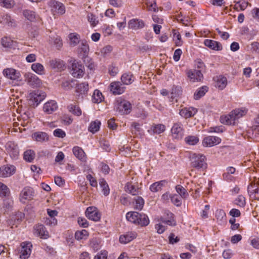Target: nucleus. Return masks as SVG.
I'll use <instances>...</instances> for the list:
<instances>
[{
    "mask_svg": "<svg viewBox=\"0 0 259 259\" xmlns=\"http://www.w3.org/2000/svg\"><path fill=\"white\" fill-rule=\"evenodd\" d=\"M248 109L245 107L235 109L228 115L221 116L220 121L224 124L234 125L235 121L245 115Z\"/></svg>",
    "mask_w": 259,
    "mask_h": 259,
    "instance_id": "obj_1",
    "label": "nucleus"
},
{
    "mask_svg": "<svg viewBox=\"0 0 259 259\" xmlns=\"http://www.w3.org/2000/svg\"><path fill=\"white\" fill-rule=\"evenodd\" d=\"M191 166L197 169H205L207 168L205 156L203 154H194L192 157Z\"/></svg>",
    "mask_w": 259,
    "mask_h": 259,
    "instance_id": "obj_2",
    "label": "nucleus"
},
{
    "mask_svg": "<svg viewBox=\"0 0 259 259\" xmlns=\"http://www.w3.org/2000/svg\"><path fill=\"white\" fill-rule=\"evenodd\" d=\"M51 11L54 16L63 15L65 13V8L63 4L55 0H51L48 3Z\"/></svg>",
    "mask_w": 259,
    "mask_h": 259,
    "instance_id": "obj_3",
    "label": "nucleus"
},
{
    "mask_svg": "<svg viewBox=\"0 0 259 259\" xmlns=\"http://www.w3.org/2000/svg\"><path fill=\"white\" fill-rule=\"evenodd\" d=\"M6 151L12 158L17 159L19 155L18 145L13 141L8 142L5 145Z\"/></svg>",
    "mask_w": 259,
    "mask_h": 259,
    "instance_id": "obj_4",
    "label": "nucleus"
},
{
    "mask_svg": "<svg viewBox=\"0 0 259 259\" xmlns=\"http://www.w3.org/2000/svg\"><path fill=\"white\" fill-rule=\"evenodd\" d=\"M34 195L33 189L29 187L23 189L20 194V201L23 203L33 199Z\"/></svg>",
    "mask_w": 259,
    "mask_h": 259,
    "instance_id": "obj_5",
    "label": "nucleus"
},
{
    "mask_svg": "<svg viewBox=\"0 0 259 259\" xmlns=\"http://www.w3.org/2000/svg\"><path fill=\"white\" fill-rule=\"evenodd\" d=\"M25 81L32 88H39L42 84L41 80L36 75L28 73L25 74Z\"/></svg>",
    "mask_w": 259,
    "mask_h": 259,
    "instance_id": "obj_6",
    "label": "nucleus"
},
{
    "mask_svg": "<svg viewBox=\"0 0 259 259\" xmlns=\"http://www.w3.org/2000/svg\"><path fill=\"white\" fill-rule=\"evenodd\" d=\"M45 97V94L44 93H41L38 91L30 93L28 96L29 101L32 102V104L34 106H37Z\"/></svg>",
    "mask_w": 259,
    "mask_h": 259,
    "instance_id": "obj_7",
    "label": "nucleus"
},
{
    "mask_svg": "<svg viewBox=\"0 0 259 259\" xmlns=\"http://www.w3.org/2000/svg\"><path fill=\"white\" fill-rule=\"evenodd\" d=\"M221 142V139L215 136H207L202 140V145L205 147H210L217 145Z\"/></svg>",
    "mask_w": 259,
    "mask_h": 259,
    "instance_id": "obj_8",
    "label": "nucleus"
},
{
    "mask_svg": "<svg viewBox=\"0 0 259 259\" xmlns=\"http://www.w3.org/2000/svg\"><path fill=\"white\" fill-rule=\"evenodd\" d=\"M32 245L30 242H23L21 244L20 257L21 259H27L29 256Z\"/></svg>",
    "mask_w": 259,
    "mask_h": 259,
    "instance_id": "obj_9",
    "label": "nucleus"
},
{
    "mask_svg": "<svg viewBox=\"0 0 259 259\" xmlns=\"http://www.w3.org/2000/svg\"><path fill=\"white\" fill-rule=\"evenodd\" d=\"M85 214L87 217L94 221H98L101 218V214L98 212L97 209L95 207H89L86 211Z\"/></svg>",
    "mask_w": 259,
    "mask_h": 259,
    "instance_id": "obj_10",
    "label": "nucleus"
},
{
    "mask_svg": "<svg viewBox=\"0 0 259 259\" xmlns=\"http://www.w3.org/2000/svg\"><path fill=\"white\" fill-rule=\"evenodd\" d=\"M110 90L113 95H120L122 94L125 89L119 81H114L110 83L109 86Z\"/></svg>",
    "mask_w": 259,
    "mask_h": 259,
    "instance_id": "obj_11",
    "label": "nucleus"
},
{
    "mask_svg": "<svg viewBox=\"0 0 259 259\" xmlns=\"http://www.w3.org/2000/svg\"><path fill=\"white\" fill-rule=\"evenodd\" d=\"M34 234L42 239H47L49 237V232L41 224L36 225L34 227Z\"/></svg>",
    "mask_w": 259,
    "mask_h": 259,
    "instance_id": "obj_12",
    "label": "nucleus"
},
{
    "mask_svg": "<svg viewBox=\"0 0 259 259\" xmlns=\"http://www.w3.org/2000/svg\"><path fill=\"white\" fill-rule=\"evenodd\" d=\"M187 75L192 82L201 81L203 78V74L199 70H190L188 71Z\"/></svg>",
    "mask_w": 259,
    "mask_h": 259,
    "instance_id": "obj_13",
    "label": "nucleus"
},
{
    "mask_svg": "<svg viewBox=\"0 0 259 259\" xmlns=\"http://www.w3.org/2000/svg\"><path fill=\"white\" fill-rule=\"evenodd\" d=\"M71 74L74 77L79 78L83 74L82 66L78 62H74L72 64Z\"/></svg>",
    "mask_w": 259,
    "mask_h": 259,
    "instance_id": "obj_14",
    "label": "nucleus"
},
{
    "mask_svg": "<svg viewBox=\"0 0 259 259\" xmlns=\"http://www.w3.org/2000/svg\"><path fill=\"white\" fill-rule=\"evenodd\" d=\"M248 192L250 196L254 199H259V185L251 183L248 187Z\"/></svg>",
    "mask_w": 259,
    "mask_h": 259,
    "instance_id": "obj_15",
    "label": "nucleus"
},
{
    "mask_svg": "<svg viewBox=\"0 0 259 259\" xmlns=\"http://www.w3.org/2000/svg\"><path fill=\"white\" fill-rule=\"evenodd\" d=\"M197 109L194 107L184 108L180 110V115L187 119L193 117L197 113Z\"/></svg>",
    "mask_w": 259,
    "mask_h": 259,
    "instance_id": "obj_16",
    "label": "nucleus"
},
{
    "mask_svg": "<svg viewBox=\"0 0 259 259\" xmlns=\"http://www.w3.org/2000/svg\"><path fill=\"white\" fill-rule=\"evenodd\" d=\"M3 73L6 77L12 80L17 79L20 76V72L13 68L4 69Z\"/></svg>",
    "mask_w": 259,
    "mask_h": 259,
    "instance_id": "obj_17",
    "label": "nucleus"
},
{
    "mask_svg": "<svg viewBox=\"0 0 259 259\" xmlns=\"http://www.w3.org/2000/svg\"><path fill=\"white\" fill-rule=\"evenodd\" d=\"M58 108L56 102L51 100L46 103L43 107L44 111L48 114H51Z\"/></svg>",
    "mask_w": 259,
    "mask_h": 259,
    "instance_id": "obj_18",
    "label": "nucleus"
},
{
    "mask_svg": "<svg viewBox=\"0 0 259 259\" xmlns=\"http://www.w3.org/2000/svg\"><path fill=\"white\" fill-rule=\"evenodd\" d=\"M129 28L137 30L143 28L145 26L144 21L138 19H133L128 22Z\"/></svg>",
    "mask_w": 259,
    "mask_h": 259,
    "instance_id": "obj_19",
    "label": "nucleus"
},
{
    "mask_svg": "<svg viewBox=\"0 0 259 259\" xmlns=\"http://www.w3.org/2000/svg\"><path fill=\"white\" fill-rule=\"evenodd\" d=\"M172 136L175 139H181L183 136V128L180 123H175L171 128Z\"/></svg>",
    "mask_w": 259,
    "mask_h": 259,
    "instance_id": "obj_20",
    "label": "nucleus"
},
{
    "mask_svg": "<svg viewBox=\"0 0 259 259\" xmlns=\"http://www.w3.org/2000/svg\"><path fill=\"white\" fill-rule=\"evenodd\" d=\"M118 108L121 114H127L131 111L132 105L129 102L124 101L119 104Z\"/></svg>",
    "mask_w": 259,
    "mask_h": 259,
    "instance_id": "obj_21",
    "label": "nucleus"
},
{
    "mask_svg": "<svg viewBox=\"0 0 259 259\" xmlns=\"http://www.w3.org/2000/svg\"><path fill=\"white\" fill-rule=\"evenodd\" d=\"M204 44L205 46L212 50L220 51L222 49V46L221 44L213 40L205 39Z\"/></svg>",
    "mask_w": 259,
    "mask_h": 259,
    "instance_id": "obj_22",
    "label": "nucleus"
},
{
    "mask_svg": "<svg viewBox=\"0 0 259 259\" xmlns=\"http://www.w3.org/2000/svg\"><path fill=\"white\" fill-rule=\"evenodd\" d=\"M32 138L37 142H43L49 140L48 135L45 132H38L33 133L32 135Z\"/></svg>",
    "mask_w": 259,
    "mask_h": 259,
    "instance_id": "obj_23",
    "label": "nucleus"
},
{
    "mask_svg": "<svg viewBox=\"0 0 259 259\" xmlns=\"http://www.w3.org/2000/svg\"><path fill=\"white\" fill-rule=\"evenodd\" d=\"M15 171L16 167L14 165H7L2 170H1L0 175L3 177H8L15 174Z\"/></svg>",
    "mask_w": 259,
    "mask_h": 259,
    "instance_id": "obj_24",
    "label": "nucleus"
},
{
    "mask_svg": "<svg viewBox=\"0 0 259 259\" xmlns=\"http://www.w3.org/2000/svg\"><path fill=\"white\" fill-rule=\"evenodd\" d=\"M77 50L79 54L81 55L82 57L87 56L89 52L90 48L87 41L82 40L78 47Z\"/></svg>",
    "mask_w": 259,
    "mask_h": 259,
    "instance_id": "obj_25",
    "label": "nucleus"
},
{
    "mask_svg": "<svg viewBox=\"0 0 259 259\" xmlns=\"http://www.w3.org/2000/svg\"><path fill=\"white\" fill-rule=\"evenodd\" d=\"M137 234L135 232H128L127 234L120 236L119 241L121 243L126 244L135 238Z\"/></svg>",
    "mask_w": 259,
    "mask_h": 259,
    "instance_id": "obj_26",
    "label": "nucleus"
},
{
    "mask_svg": "<svg viewBox=\"0 0 259 259\" xmlns=\"http://www.w3.org/2000/svg\"><path fill=\"white\" fill-rule=\"evenodd\" d=\"M72 151L75 156L78 159L81 161L85 160V154L81 148L75 146L73 147Z\"/></svg>",
    "mask_w": 259,
    "mask_h": 259,
    "instance_id": "obj_27",
    "label": "nucleus"
},
{
    "mask_svg": "<svg viewBox=\"0 0 259 259\" xmlns=\"http://www.w3.org/2000/svg\"><path fill=\"white\" fill-rule=\"evenodd\" d=\"M69 44L71 47L76 46L80 41V35L77 33H71L68 35Z\"/></svg>",
    "mask_w": 259,
    "mask_h": 259,
    "instance_id": "obj_28",
    "label": "nucleus"
},
{
    "mask_svg": "<svg viewBox=\"0 0 259 259\" xmlns=\"http://www.w3.org/2000/svg\"><path fill=\"white\" fill-rule=\"evenodd\" d=\"M216 81V87L220 90L224 89L227 84V79L226 77L220 75L217 76L215 79Z\"/></svg>",
    "mask_w": 259,
    "mask_h": 259,
    "instance_id": "obj_29",
    "label": "nucleus"
},
{
    "mask_svg": "<svg viewBox=\"0 0 259 259\" xmlns=\"http://www.w3.org/2000/svg\"><path fill=\"white\" fill-rule=\"evenodd\" d=\"M23 15L26 18L30 21H34L40 19L39 16L37 15L35 12L29 10L24 11Z\"/></svg>",
    "mask_w": 259,
    "mask_h": 259,
    "instance_id": "obj_30",
    "label": "nucleus"
},
{
    "mask_svg": "<svg viewBox=\"0 0 259 259\" xmlns=\"http://www.w3.org/2000/svg\"><path fill=\"white\" fill-rule=\"evenodd\" d=\"M121 80L124 84H132L134 80L133 74L131 72L123 74L121 77Z\"/></svg>",
    "mask_w": 259,
    "mask_h": 259,
    "instance_id": "obj_31",
    "label": "nucleus"
},
{
    "mask_svg": "<svg viewBox=\"0 0 259 259\" xmlns=\"http://www.w3.org/2000/svg\"><path fill=\"white\" fill-rule=\"evenodd\" d=\"M137 221L134 224L140 225L141 226H146L149 223L148 217L145 214L140 213Z\"/></svg>",
    "mask_w": 259,
    "mask_h": 259,
    "instance_id": "obj_32",
    "label": "nucleus"
},
{
    "mask_svg": "<svg viewBox=\"0 0 259 259\" xmlns=\"http://www.w3.org/2000/svg\"><path fill=\"white\" fill-rule=\"evenodd\" d=\"M236 3L234 7V9L236 11H244L247 7L248 5H250L248 2H246L244 0H240L236 2L235 1L234 2Z\"/></svg>",
    "mask_w": 259,
    "mask_h": 259,
    "instance_id": "obj_33",
    "label": "nucleus"
},
{
    "mask_svg": "<svg viewBox=\"0 0 259 259\" xmlns=\"http://www.w3.org/2000/svg\"><path fill=\"white\" fill-rule=\"evenodd\" d=\"M49 64L53 69H62L65 67L64 62L60 60H52L50 61Z\"/></svg>",
    "mask_w": 259,
    "mask_h": 259,
    "instance_id": "obj_34",
    "label": "nucleus"
},
{
    "mask_svg": "<svg viewBox=\"0 0 259 259\" xmlns=\"http://www.w3.org/2000/svg\"><path fill=\"white\" fill-rule=\"evenodd\" d=\"M165 131V126L161 124H154L152 125L151 129L148 130V132L153 134H160Z\"/></svg>",
    "mask_w": 259,
    "mask_h": 259,
    "instance_id": "obj_35",
    "label": "nucleus"
},
{
    "mask_svg": "<svg viewBox=\"0 0 259 259\" xmlns=\"http://www.w3.org/2000/svg\"><path fill=\"white\" fill-rule=\"evenodd\" d=\"M100 125V121L96 120L91 122L90 126H89L88 130L91 133L95 134L99 130Z\"/></svg>",
    "mask_w": 259,
    "mask_h": 259,
    "instance_id": "obj_36",
    "label": "nucleus"
},
{
    "mask_svg": "<svg viewBox=\"0 0 259 259\" xmlns=\"http://www.w3.org/2000/svg\"><path fill=\"white\" fill-rule=\"evenodd\" d=\"M215 218L217 222L222 224L226 222V217L225 211L222 209H219L216 211Z\"/></svg>",
    "mask_w": 259,
    "mask_h": 259,
    "instance_id": "obj_37",
    "label": "nucleus"
},
{
    "mask_svg": "<svg viewBox=\"0 0 259 259\" xmlns=\"http://www.w3.org/2000/svg\"><path fill=\"white\" fill-rule=\"evenodd\" d=\"M165 183V181L155 182L150 186V189L153 192H158L162 189Z\"/></svg>",
    "mask_w": 259,
    "mask_h": 259,
    "instance_id": "obj_38",
    "label": "nucleus"
},
{
    "mask_svg": "<svg viewBox=\"0 0 259 259\" xmlns=\"http://www.w3.org/2000/svg\"><path fill=\"white\" fill-rule=\"evenodd\" d=\"M104 99L102 93L98 90H96L92 96V101L95 103H99Z\"/></svg>",
    "mask_w": 259,
    "mask_h": 259,
    "instance_id": "obj_39",
    "label": "nucleus"
},
{
    "mask_svg": "<svg viewBox=\"0 0 259 259\" xmlns=\"http://www.w3.org/2000/svg\"><path fill=\"white\" fill-rule=\"evenodd\" d=\"M31 69L39 75L45 74V69L43 65L39 63H35L32 64Z\"/></svg>",
    "mask_w": 259,
    "mask_h": 259,
    "instance_id": "obj_40",
    "label": "nucleus"
},
{
    "mask_svg": "<svg viewBox=\"0 0 259 259\" xmlns=\"http://www.w3.org/2000/svg\"><path fill=\"white\" fill-rule=\"evenodd\" d=\"M125 190L126 192L131 193L133 195L138 194L140 191L138 188H136L134 185L129 182L126 184Z\"/></svg>",
    "mask_w": 259,
    "mask_h": 259,
    "instance_id": "obj_41",
    "label": "nucleus"
},
{
    "mask_svg": "<svg viewBox=\"0 0 259 259\" xmlns=\"http://www.w3.org/2000/svg\"><path fill=\"white\" fill-rule=\"evenodd\" d=\"M10 194L9 188L4 184L0 182V197H7Z\"/></svg>",
    "mask_w": 259,
    "mask_h": 259,
    "instance_id": "obj_42",
    "label": "nucleus"
},
{
    "mask_svg": "<svg viewBox=\"0 0 259 259\" xmlns=\"http://www.w3.org/2000/svg\"><path fill=\"white\" fill-rule=\"evenodd\" d=\"M35 157V153L32 150H27L23 154L24 160L28 162H31Z\"/></svg>",
    "mask_w": 259,
    "mask_h": 259,
    "instance_id": "obj_43",
    "label": "nucleus"
},
{
    "mask_svg": "<svg viewBox=\"0 0 259 259\" xmlns=\"http://www.w3.org/2000/svg\"><path fill=\"white\" fill-rule=\"evenodd\" d=\"M82 59L86 67L91 70L95 69V65L94 62L92 59L89 57L88 55L82 57Z\"/></svg>",
    "mask_w": 259,
    "mask_h": 259,
    "instance_id": "obj_44",
    "label": "nucleus"
},
{
    "mask_svg": "<svg viewBox=\"0 0 259 259\" xmlns=\"http://www.w3.org/2000/svg\"><path fill=\"white\" fill-rule=\"evenodd\" d=\"M182 94V89L180 86H174L171 92V99L172 100L179 97Z\"/></svg>",
    "mask_w": 259,
    "mask_h": 259,
    "instance_id": "obj_45",
    "label": "nucleus"
},
{
    "mask_svg": "<svg viewBox=\"0 0 259 259\" xmlns=\"http://www.w3.org/2000/svg\"><path fill=\"white\" fill-rule=\"evenodd\" d=\"M139 214V213L135 211L128 212L126 213V218L128 221L134 223L137 221Z\"/></svg>",
    "mask_w": 259,
    "mask_h": 259,
    "instance_id": "obj_46",
    "label": "nucleus"
},
{
    "mask_svg": "<svg viewBox=\"0 0 259 259\" xmlns=\"http://www.w3.org/2000/svg\"><path fill=\"white\" fill-rule=\"evenodd\" d=\"M99 185L102 188V192L104 195L105 196H107L109 195L110 189L106 181L103 179H100L99 181Z\"/></svg>",
    "mask_w": 259,
    "mask_h": 259,
    "instance_id": "obj_47",
    "label": "nucleus"
},
{
    "mask_svg": "<svg viewBox=\"0 0 259 259\" xmlns=\"http://www.w3.org/2000/svg\"><path fill=\"white\" fill-rule=\"evenodd\" d=\"M207 92V88L205 86L199 89L194 94V98L195 100H198L203 96L205 93Z\"/></svg>",
    "mask_w": 259,
    "mask_h": 259,
    "instance_id": "obj_48",
    "label": "nucleus"
},
{
    "mask_svg": "<svg viewBox=\"0 0 259 259\" xmlns=\"http://www.w3.org/2000/svg\"><path fill=\"white\" fill-rule=\"evenodd\" d=\"M185 141L190 145H194L199 142V138L196 136H188L185 138Z\"/></svg>",
    "mask_w": 259,
    "mask_h": 259,
    "instance_id": "obj_49",
    "label": "nucleus"
},
{
    "mask_svg": "<svg viewBox=\"0 0 259 259\" xmlns=\"http://www.w3.org/2000/svg\"><path fill=\"white\" fill-rule=\"evenodd\" d=\"M69 112L76 116H80L81 114V110L80 108L75 105L71 104L68 107Z\"/></svg>",
    "mask_w": 259,
    "mask_h": 259,
    "instance_id": "obj_50",
    "label": "nucleus"
},
{
    "mask_svg": "<svg viewBox=\"0 0 259 259\" xmlns=\"http://www.w3.org/2000/svg\"><path fill=\"white\" fill-rule=\"evenodd\" d=\"M89 235L88 232L85 230L77 231L75 234V237L77 240L85 239Z\"/></svg>",
    "mask_w": 259,
    "mask_h": 259,
    "instance_id": "obj_51",
    "label": "nucleus"
},
{
    "mask_svg": "<svg viewBox=\"0 0 259 259\" xmlns=\"http://www.w3.org/2000/svg\"><path fill=\"white\" fill-rule=\"evenodd\" d=\"M176 189L178 193L180 195L182 198H186L188 194L187 190L181 185H178L176 187Z\"/></svg>",
    "mask_w": 259,
    "mask_h": 259,
    "instance_id": "obj_52",
    "label": "nucleus"
},
{
    "mask_svg": "<svg viewBox=\"0 0 259 259\" xmlns=\"http://www.w3.org/2000/svg\"><path fill=\"white\" fill-rule=\"evenodd\" d=\"M89 90L88 84L86 82L79 83L77 86V92L80 94H85Z\"/></svg>",
    "mask_w": 259,
    "mask_h": 259,
    "instance_id": "obj_53",
    "label": "nucleus"
},
{
    "mask_svg": "<svg viewBox=\"0 0 259 259\" xmlns=\"http://www.w3.org/2000/svg\"><path fill=\"white\" fill-rule=\"evenodd\" d=\"M145 4L148 11H156V5L154 0H146Z\"/></svg>",
    "mask_w": 259,
    "mask_h": 259,
    "instance_id": "obj_54",
    "label": "nucleus"
},
{
    "mask_svg": "<svg viewBox=\"0 0 259 259\" xmlns=\"http://www.w3.org/2000/svg\"><path fill=\"white\" fill-rule=\"evenodd\" d=\"M144 204V200L141 197H138L135 199V204L134 208L137 210H141Z\"/></svg>",
    "mask_w": 259,
    "mask_h": 259,
    "instance_id": "obj_55",
    "label": "nucleus"
},
{
    "mask_svg": "<svg viewBox=\"0 0 259 259\" xmlns=\"http://www.w3.org/2000/svg\"><path fill=\"white\" fill-rule=\"evenodd\" d=\"M0 5L1 6L8 9L13 7L15 3L13 0H0Z\"/></svg>",
    "mask_w": 259,
    "mask_h": 259,
    "instance_id": "obj_56",
    "label": "nucleus"
},
{
    "mask_svg": "<svg viewBox=\"0 0 259 259\" xmlns=\"http://www.w3.org/2000/svg\"><path fill=\"white\" fill-rule=\"evenodd\" d=\"M1 44L3 47L5 48H9L12 46L13 41L10 38L5 36L2 38Z\"/></svg>",
    "mask_w": 259,
    "mask_h": 259,
    "instance_id": "obj_57",
    "label": "nucleus"
},
{
    "mask_svg": "<svg viewBox=\"0 0 259 259\" xmlns=\"http://www.w3.org/2000/svg\"><path fill=\"white\" fill-rule=\"evenodd\" d=\"M235 172V168L233 167H229L227 168L226 170V172H225L223 174V177L224 179L226 180H230L231 179V174H233Z\"/></svg>",
    "mask_w": 259,
    "mask_h": 259,
    "instance_id": "obj_58",
    "label": "nucleus"
},
{
    "mask_svg": "<svg viewBox=\"0 0 259 259\" xmlns=\"http://www.w3.org/2000/svg\"><path fill=\"white\" fill-rule=\"evenodd\" d=\"M235 202L236 205L242 207H243L246 204L245 198L242 195H239L235 199Z\"/></svg>",
    "mask_w": 259,
    "mask_h": 259,
    "instance_id": "obj_59",
    "label": "nucleus"
},
{
    "mask_svg": "<svg viewBox=\"0 0 259 259\" xmlns=\"http://www.w3.org/2000/svg\"><path fill=\"white\" fill-rule=\"evenodd\" d=\"M87 17L88 21L92 26L94 27L98 24V20L97 19L96 16L93 14L89 13Z\"/></svg>",
    "mask_w": 259,
    "mask_h": 259,
    "instance_id": "obj_60",
    "label": "nucleus"
},
{
    "mask_svg": "<svg viewBox=\"0 0 259 259\" xmlns=\"http://www.w3.org/2000/svg\"><path fill=\"white\" fill-rule=\"evenodd\" d=\"M181 197L175 194L170 197L171 202L176 206H180L182 204Z\"/></svg>",
    "mask_w": 259,
    "mask_h": 259,
    "instance_id": "obj_61",
    "label": "nucleus"
},
{
    "mask_svg": "<svg viewBox=\"0 0 259 259\" xmlns=\"http://www.w3.org/2000/svg\"><path fill=\"white\" fill-rule=\"evenodd\" d=\"M4 23H5L8 26H14L15 23L13 22V20H12L10 16L8 14H6L3 17Z\"/></svg>",
    "mask_w": 259,
    "mask_h": 259,
    "instance_id": "obj_62",
    "label": "nucleus"
},
{
    "mask_svg": "<svg viewBox=\"0 0 259 259\" xmlns=\"http://www.w3.org/2000/svg\"><path fill=\"white\" fill-rule=\"evenodd\" d=\"M54 136L58 137V138H63L66 136V134L64 131H63L60 128L56 129L54 131Z\"/></svg>",
    "mask_w": 259,
    "mask_h": 259,
    "instance_id": "obj_63",
    "label": "nucleus"
},
{
    "mask_svg": "<svg viewBox=\"0 0 259 259\" xmlns=\"http://www.w3.org/2000/svg\"><path fill=\"white\" fill-rule=\"evenodd\" d=\"M61 121L66 125H69L72 123V119L70 116L65 115L61 117Z\"/></svg>",
    "mask_w": 259,
    "mask_h": 259,
    "instance_id": "obj_64",
    "label": "nucleus"
}]
</instances>
